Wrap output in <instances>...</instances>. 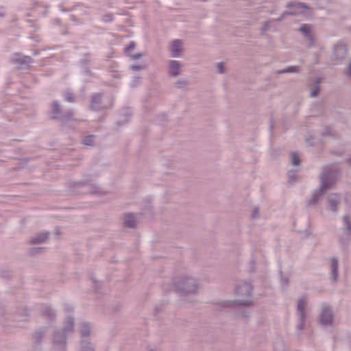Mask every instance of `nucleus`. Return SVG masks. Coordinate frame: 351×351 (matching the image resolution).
Listing matches in <instances>:
<instances>
[{"mask_svg":"<svg viewBox=\"0 0 351 351\" xmlns=\"http://www.w3.org/2000/svg\"><path fill=\"white\" fill-rule=\"evenodd\" d=\"M322 180V186H321V189H320V193H323L328 188V186L327 185L326 177L323 176Z\"/></svg>","mask_w":351,"mask_h":351,"instance_id":"9d476101","label":"nucleus"},{"mask_svg":"<svg viewBox=\"0 0 351 351\" xmlns=\"http://www.w3.org/2000/svg\"><path fill=\"white\" fill-rule=\"evenodd\" d=\"M348 75L351 77V63L350 64L348 69Z\"/></svg>","mask_w":351,"mask_h":351,"instance_id":"412c9836","label":"nucleus"},{"mask_svg":"<svg viewBox=\"0 0 351 351\" xmlns=\"http://www.w3.org/2000/svg\"><path fill=\"white\" fill-rule=\"evenodd\" d=\"M337 196L332 195L329 198V203L330 209L332 210H335L336 209V202H337Z\"/></svg>","mask_w":351,"mask_h":351,"instance_id":"6e6552de","label":"nucleus"},{"mask_svg":"<svg viewBox=\"0 0 351 351\" xmlns=\"http://www.w3.org/2000/svg\"><path fill=\"white\" fill-rule=\"evenodd\" d=\"M321 322L324 324H328L332 322V316L327 306H324L320 318Z\"/></svg>","mask_w":351,"mask_h":351,"instance_id":"f257e3e1","label":"nucleus"},{"mask_svg":"<svg viewBox=\"0 0 351 351\" xmlns=\"http://www.w3.org/2000/svg\"><path fill=\"white\" fill-rule=\"evenodd\" d=\"M243 304H244V305H249V304H250V303H244Z\"/></svg>","mask_w":351,"mask_h":351,"instance_id":"a878e982","label":"nucleus"},{"mask_svg":"<svg viewBox=\"0 0 351 351\" xmlns=\"http://www.w3.org/2000/svg\"><path fill=\"white\" fill-rule=\"evenodd\" d=\"M331 267H332V274L333 279H334V280H336L337 278L338 263L335 259H332Z\"/></svg>","mask_w":351,"mask_h":351,"instance_id":"0eeeda50","label":"nucleus"},{"mask_svg":"<svg viewBox=\"0 0 351 351\" xmlns=\"http://www.w3.org/2000/svg\"><path fill=\"white\" fill-rule=\"evenodd\" d=\"M297 71L298 70L296 67H289L287 71H285V72H294Z\"/></svg>","mask_w":351,"mask_h":351,"instance_id":"6ab92c4d","label":"nucleus"},{"mask_svg":"<svg viewBox=\"0 0 351 351\" xmlns=\"http://www.w3.org/2000/svg\"><path fill=\"white\" fill-rule=\"evenodd\" d=\"M170 50L172 56H178L182 51V42L180 40L173 41L170 46Z\"/></svg>","mask_w":351,"mask_h":351,"instance_id":"f03ea898","label":"nucleus"},{"mask_svg":"<svg viewBox=\"0 0 351 351\" xmlns=\"http://www.w3.org/2000/svg\"><path fill=\"white\" fill-rule=\"evenodd\" d=\"M256 217V213H254V214L253 215V217Z\"/></svg>","mask_w":351,"mask_h":351,"instance_id":"bb28decb","label":"nucleus"},{"mask_svg":"<svg viewBox=\"0 0 351 351\" xmlns=\"http://www.w3.org/2000/svg\"><path fill=\"white\" fill-rule=\"evenodd\" d=\"M217 69H218L219 73H223V71H224L223 64V63H219L217 64Z\"/></svg>","mask_w":351,"mask_h":351,"instance_id":"2eb2a0df","label":"nucleus"},{"mask_svg":"<svg viewBox=\"0 0 351 351\" xmlns=\"http://www.w3.org/2000/svg\"><path fill=\"white\" fill-rule=\"evenodd\" d=\"M338 50H342L344 52H346V49L344 48V47H340L339 49H336V51H337Z\"/></svg>","mask_w":351,"mask_h":351,"instance_id":"4be33fe9","label":"nucleus"},{"mask_svg":"<svg viewBox=\"0 0 351 351\" xmlns=\"http://www.w3.org/2000/svg\"><path fill=\"white\" fill-rule=\"evenodd\" d=\"M344 222H345V225L346 226L347 230L348 232H350V230H351V220L350 219V218L348 216H346L344 217Z\"/></svg>","mask_w":351,"mask_h":351,"instance_id":"ddd939ff","label":"nucleus"},{"mask_svg":"<svg viewBox=\"0 0 351 351\" xmlns=\"http://www.w3.org/2000/svg\"><path fill=\"white\" fill-rule=\"evenodd\" d=\"M66 99L68 101H73L74 100V97L71 93H69L66 95Z\"/></svg>","mask_w":351,"mask_h":351,"instance_id":"dca6fc26","label":"nucleus"},{"mask_svg":"<svg viewBox=\"0 0 351 351\" xmlns=\"http://www.w3.org/2000/svg\"><path fill=\"white\" fill-rule=\"evenodd\" d=\"M300 32L305 34L306 36H309L311 32V27L308 25H303L300 28Z\"/></svg>","mask_w":351,"mask_h":351,"instance_id":"9b49d317","label":"nucleus"},{"mask_svg":"<svg viewBox=\"0 0 351 351\" xmlns=\"http://www.w3.org/2000/svg\"><path fill=\"white\" fill-rule=\"evenodd\" d=\"M318 91H319V89H318V88H317V89H315V90H313V91L311 92V97H315V96H317V94H318Z\"/></svg>","mask_w":351,"mask_h":351,"instance_id":"a211bd4d","label":"nucleus"},{"mask_svg":"<svg viewBox=\"0 0 351 351\" xmlns=\"http://www.w3.org/2000/svg\"><path fill=\"white\" fill-rule=\"evenodd\" d=\"M306 305V301L304 299H301L298 303V311L300 314L302 319L304 318V307Z\"/></svg>","mask_w":351,"mask_h":351,"instance_id":"423d86ee","label":"nucleus"},{"mask_svg":"<svg viewBox=\"0 0 351 351\" xmlns=\"http://www.w3.org/2000/svg\"><path fill=\"white\" fill-rule=\"evenodd\" d=\"M180 64L177 61H171L169 63V72L172 75H177L180 71Z\"/></svg>","mask_w":351,"mask_h":351,"instance_id":"20e7f679","label":"nucleus"},{"mask_svg":"<svg viewBox=\"0 0 351 351\" xmlns=\"http://www.w3.org/2000/svg\"><path fill=\"white\" fill-rule=\"evenodd\" d=\"M88 333H86L85 331H84V332H83V335H88Z\"/></svg>","mask_w":351,"mask_h":351,"instance_id":"393cba45","label":"nucleus"},{"mask_svg":"<svg viewBox=\"0 0 351 351\" xmlns=\"http://www.w3.org/2000/svg\"><path fill=\"white\" fill-rule=\"evenodd\" d=\"M124 224L127 227H134L136 224L135 217L132 214H128L125 217Z\"/></svg>","mask_w":351,"mask_h":351,"instance_id":"39448f33","label":"nucleus"},{"mask_svg":"<svg viewBox=\"0 0 351 351\" xmlns=\"http://www.w3.org/2000/svg\"><path fill=\"white\" fill-rule=\"evenodd\" d=\"M293 8H295V10L293 12H291V14H306L308 10V8L306 6H304L302 3H295L292 5Z\"/></svg>","mask_w":351,"mask_h":351,"instance_id":"7ed1b4c3","label":"nucleus"},{"mask_svg":"<svg viewBox=\"0 0 351 351\" xmlns=\"http://www.w3.org/2000/svg\"><path fill=\"white\" fill-rule=\"evenodd\" d=\"M141 67L140 66H132V69L133 70H138V69H140Z\"/></svg>","mask_w":351,"mask_h":351,"instance_id":"5701e85b","label":"nucleus"},{"mask_svg":"<svg viewBox=\"0 0 351 351\" xmlns=\"http://www.w3.org/2000/svg\"><path fill=\"white\" fill-rule=\"evenodd\" d=\"M53 109L54 111L58 112V105L57 104H53Z\"/></svg>","mask_w":351,"mask_h":351,"instance_id":"aec40b11","label":"nucleus"},{"mask_svg":"<svg viewBox=\"0 0 351 351\" xmlns=\"http://www.w3.org/2000/svg\"><path fill=\"white\" fill-rule=\"evenodd\" d=\"M291 159L293 165L297 166L300 162L299 157L296 153H293L291 154Z\"/></svg>","mask_w":351,"mask_h":351,"instance_id":"f8f14e48","label":"nucleus"},{"mask_svg":"<svg viewBox=\"0 0 351 351\" xmlns=\"http://www.w3.org/2000/svg\"><path fill=\"white\" fill-rule=\"evenodd\" d=\"M139 57H140V55H139V54H138V55H135V56H132V58H133L134 59H136V58H139Z\"/></svg>","mask_w":351,"mask_h":351,"instance_id":"b1692460","label":"nucleus"},{"mask_svg":"<svg viewBox=\"0 0 351 351\" xmlns=\"http://www.w3.org/2000/svg\"><path fill=\"white\" fill-rule=\"evenodd\" d=\"M93 141V136H90L86 138L84 140V143L87 145H90L92 144Z\"/></svg>","mask_w":351,"mask_h":351,"instance_id":"4468645a","label":"nucleus"},{"mask_svg":"<svg viewBox=\"0 0 351 351\" xmlns=\"http://www.w3.org/2000/svg\"><path fill=\"white\" fill-rule=\"evenodd\" d=\"M134 47V43H131L126 49H125V51L127 53H129L130 49H133Z\"/></svg>","mask_w":351,"mask_h":351,"instance_id":"f3484780","label":"nucleus"},{"mask_svg":"<svg viewBox=\"0 0 351 351\" xmlns=\"http://www.w3.org/2000/svg\"><path fill=\"white\" fill-rule=\"evenodd\" d=\"M47 239V233H42L40 234L37 238H36L33 243H40L45 241Z\"/></svg>","mask_w":351,"mask_h":351,"instance_id":"1a4fd4ad","label":"nucleus"}]
</instances>
